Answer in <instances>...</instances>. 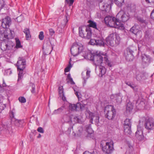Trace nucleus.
<instances>
[{"mask_svg": "<svg viewBox=\"0 0 154 154\" xmlns=\"http://www.w3.org/2000/svg\"><path fill=\"white\" fill-rule=\"evenodd\" d=\"M61 97L63 101H65L66 100V97H65L64 94H63L62 95H61V97Z\"/></svg>", "mask_w": 154, "mask_h": 154, "instance_id": "nucleus-61", "label": "nucleus"}, {"mask_svg": "<svg viewBox=\"0 0 154 154\" xmlns=\"http://www.w3.org/2000/svg\"><path fill=\"white\" fill-rule=\"evenodd\" d=\"M102 55L104 56V60L107 62L108 59L107 57L102 54H100L99 52L96 51L95 53L93 54L88 53L86 57L88 59L93 61L94 65L97 66L100 65L102 63L103 57Z\"/></svg>", "mask_w": 154, "mask_h": 154, "instance_id": "nucleus-1", "label": "nucleus"}, {"mask_svg": "<svg viewBox=\"0 0 154 154\" xmlns=\"http://www.w3.org/2000/svg\"><path fill=\"white\" fill-rule=\"evenodd\" d=\"M85 106V104H82L80 102H78L76 104V107L77 110H80L81 111L84 110V108Z\"/></svg>", "mask_w": 154, "mask_h": 154, "instance_id": "nucleus-25", "label": "nucleus"}, {"mask_svg": "<svg viewBox=\"0 0 154 154\" xmlns=\"http://www.w3.org/2000/svg\"><path fill=\"white\" fill-rule=\"evenodd\" d=\"M85 28L86 26H82L79 27V35L82 38H84V36H85V30L86 29Z\"/></svg>", "mask_w": 154, "mask_h": 154, "instance_id": "nucleus-20", "label": "nucleus"}, {"mask_svg": "<svg viewBox=\"0 0 154 154\" xmlns=\"http://www.w3.org/2000/svg\"><path fill=\"white\" fill-rule=\"evenodd\" d=\"M11 23V20L10 18L7 16L2 20V26L4 28H8L10 26Z\"/></svg>", "mask_w": 154, "mask_h": 154, "instance_id": "nucleus-14", "label": "nucleus"}, {"mask_svg": "<svg viewBox=\"0 0 154 154\" xmlns=\"http://www.w3.org/2000/svg\"><path fill=\"white\" fill-rule=\"evenodd\" d=\"M106 41L108 45L114 46L119 44L120 38L119 35L116 32L113 33L106 38Z\"/></svg>", "mask_w": 154, "mask_h": 154, "instance_id": "nucleus-4", "label": "nucleus"}, {"mask_svg": "<svg viewBox=\"0 0 154 154\" xmlns=\"http://www.w3.org/2000/svg\"><path fill=\"white\" fill-rule=\"evenodd\" d=\"M144 126L148 131L154 129V120L151 118H146L144 122Z\"/></svg>", "mask_w": 154, "mask_h": 154, "instance_id": "nucleus-10", "label": "nucleus"}, {"mask_svg": "<svg viewBox=\"0 0 154 154\" xmlns=\"http://www.w3.org/2000/svg\"><path fill=\"white\" fill-rule=\"evenodd\" d=\"M127 9L131 12H134L136 9V6L134 4H128L127 6Z\"/></svg>", "mask_w": 154, "mask_h": 154, "instance_id": "nucleus-22", "label": "nucleus"}, {"mask_svg": "<svg viewBox=\"0 0 154 154\" xmlns=\"http://www.w3.org/2000/svg\"><path fill=\"white\" fill-rule=\"evenodd\" d=\"M65 1L67 3L69 4V6H71L73 4L74 0H65Z\"/></svg>", "mask_w": 154, "mask_h": 154, "instance_id": "nucleus-54", "label": "nucleus"}, {"mask_svg": "<svg viewBox=\"0 0 154 154\" xmlns=\"http://www.w3.org/2000/svg\"><path fill=\"white\" fill-rule=\"evenodd\" d=\"M37 131L41 133H43L44 132V130L43 128L41 127H38L37 129Z\"/></svg>", "mask_w": 154, "mask_h": 154, "instance_id": "nucleus-55", "label": "nucleus"}, {"mask_svg": "<svg viewBox=\"0 0 154 154\" xmlns=\"http://www.w3.org/2000/svg\"><path fill=\"white\" fill-rule=\"evenodd\" d=\"M75 95L77 96V97L79 98V94H80L79 92L78 91H75Z\"/></svg>", "mask_w": 154, "mask_h": 154, "instance_id": "nucleus-62", "label": "nucleus"}, {"mask_svg": "<svg viewBox=\"0 0 154 154\" xmlns=\"http://www.w3.org/2000/svg\"><path fill=\"white\" fill-rule=\"evenodd\" d=\"M86 130L88 134V136L89 135L92 136L93 135V131L91 128V124H88L86 125Z\"/></svg>", "mask_w": 154, "mask_h": 154, "instance_id": "nucleus-23", "label": "nucleus"}, {"mask_svg": "<svg viewBox=\"0 0 154 154\" xmlns=\"http://www.w3.org/2000/svg\"><path fill=\"white\" fill-rule=\"evenodd\" d=\"M114 98L116 103L118 104H119L121 103L122 99L121 97L120 96L117 95H116L114 96Z\"/></svg>", "mask_w": 154, "mask_h": 154, "instance_id": "nucleus-34", "label": "nucleus"}, {"mask_svg": "<svg viewBox=\"0 0 154 154\" xmlns=\"http://www.w3.org/2000/svg\"><path fill=\"white\" fill-rule=\"evenodd\" d=\"M146 2L147 3H150L151 2H153V0H145Z\"/></svg>", "mask_w": 154, "mask_h": 154, "instance_id": "nucleus-64", "label": "nucleus"}, {"mask_svg": "<svg viewBox=\"0 0 154 154\" xmlns=\"http://www.w3.org/2000/svg\"><path fill=\"white\" fill-rule=\"evenodd\" d=\"M135 136L138 140H141L143 138L142 128L138 125L137 126V130L135 133Z\"/></svg>", "mask_w": 154, "mask_h": 154, "instance_id": "nucleus-16", "label": "nucleus"}, {"mask_svg": "<svg viewBox=\"0 0 154 154\" xmlns=\"http://www.w3.org/2000/svg\"><path fill=\"white\" fill-rule=\"evenodd\" d=\"M85 29H86L85 30L84 38L87 39H90L91 38L92 35L91 29L89 27H87L86 26Z\"/></svg>", "mask_w": 154, "mask_h": 154, "instance_id": "nucleus-18", "label": "nucleus"}, {"mask_svg": "<svg viewBox=\"0 0 154 154\" xmlns=\"http://www.w3.org/2000/svg\"><path fill=\"white\" fill-rule=\"evenodd\" d=\"M49 31L50 35L52 36L54 33V30L52 29H49Z\"/></svg>", "mask_w": 154, "mask_h": 154, "instance_id": "nucleus-58", "label": "nucleus"}, {"mask_svg": "<svg viewBox=\"0 0 154 154\" xmlns=\"http://www.w3.org/2000/svg\"><path fill=\"white\" fill-rule=\"evenodd\" d=\"M88 23H89L88 25L89 26L88 27H92L98 30H100V28L99 27H97V25L96 23L95 22H94L92 20H89Z\"/></svg>", "mask_w": 154, "mask_h": 154, "instance_id": "nucleus-21", "label": "nucleus"}, {"mask_svg": "<svg viewBox=\"0 0 154 154\" xmlns=\"http://www.w3.org/2000/svg\"><path fill=\"white\" fill-rule=\"evenodd\" d=\"M15 20V21H17L18 22H20L24 20V17L22 15H21L17 17Z\"/></svg>", "mask_w": 154, "mask_h": 154, "instance_id": "nucleus-39", "label": "nucleus"}, {"mask_svg": "<svg viewBox=\"0 0 154 154\" xmlns=\"http://www.w3.org/2000/svg\"><path fill=\"white\" fill-rule=\"evenodd\" d=\"M3 105H4L0 103V113L2 110H4V109L3 106Z\"/></svg>", "mask_w": 154, "mask_h": 154, "instance_id": "nucleus-60", "label": "nucleus"}, {"mask_svg": "<svg viewBox=\"0 0 154 154\" xmlns=\"http://www.w3.org/2000/svg\"><path fill=\"white\" fill-rule=\"evenodd\" d=\"M18 100L20 102L22 103H25L26 101V99L23 97H19L18 98Z\"/></svg>", "mask_w": 154, "mask_h": 154, "instance_id": "nucleus-52", "label": "nucleus"}, {"mask_svg": "<svg viewBox=\"0 0 154 154\" xmlns=\"http://www.w3.org/2000/svg\"><path fill=\"white\" fill-rule=\"evenodd\" d=\"M69 109L71 111H76L77 109L76 107V104H70L69 105Z\"/></svg>", "mask_w": 154, "mask_h": 154, "instance_id": "nucleus-43", "label": "nucleus"}, {"mask_svg": "<svg viewBox=\"0 0 154 154\" xmlns=\"http://www.w3.org/2000/svg\"><path fill=\"white\" fill-rule=\"evenodd\" d=\"M133 50L130 48H128L127 49L126 51L125 52L124 54L126 59L127 60L130 61L131 58L133 57Z\"/></svg>", "mask_w": 154, "mask_h": 154, "instance_id": "nucleus-17", "label": "nucleus"}, {"mask_svg": "<svg viewBox=\"0 0 154 154\" xmlns=\"http://www.w3.org/2000/svg\"><path fill=\"white\" fill-rule=\"evenodd\" d=\"M100 71L102 75H104L105 73L106 70L104 67L101 66L100 67Z\"/></svg>", "mask_w": 154, "mask_h": 154, "instance_id": "nucleus-51", "label": "nucleus"}, {"mask_svg": "<svg viewBox=\"0 0 154 154\" xmlns=\"http://www.w3.org/2000/svg\"><path fill=\"white\" fill-rule=\"evenodd\" d=\"M150 17L154 20V9L152 11L151 13Z\"/></svg>", "mask_w": 154, "mask_h": 154, "instance_id": "nucleus-59", "label": "nucleus"}, {"mask_svg": "<svg viewBox=\"0 0 154 154\" xmlns=\"http://www.w3.org/2000/svg\"><path fill=\"white\" fill-rule=\"evenodd\" d=\"M100 146L104 153L107 154H111L114 150V143L112 140L107 142L105 140L101 142Z\"/></svg>", "mask_w": 154, "mask_h": 154, "instance_id": "nucleus-2", "label": "nucleus"}, {"mask_svg": "<svg viewBox=\"0 0 154 154\" xmlns=\"http://www.w3.org/2000/svg\"><path fill=\"white\" fill-rule=\"evenodd\" d=\"M5 5V3L4 0H0V10L4 7Z\"/></svg>", "mask_w": 154, "mask_h": 154, "instance_id": "nucleus-49", "label": "nucleus"}, {"mask_svg": "<svg viewBox=\"0 0 154 154\" xmlns=\"http://www.w3.org/2000/svg\"><path fill=\"white\" fill-rule=\"evenodd\" d=\"M17 69L18 72V81H19L23 77L24 73V69L26 66V61L23 57H19L17 63Z\"/></svg>", "mask_w": 154, "mask_h": 154, "instance_id": "nucleus-3", "label": "nucleus"}, {"mask_svg": "<svg viewBox=\"0 0 154 154\" xmlns=\"http://www.w3.org/2000/svg\"><path fill=\"white\" fill-rule=\"evenodd\" d=\"M76 133L75 134V136H80L82 135L83 133V129L82 127H79L77 128Z\"/></svg>", "mask_w": 154, "mask_h": 154, "instance_id": "nucleus-29", "label": "nucleus"}, {"mask_svg": "<svg viewBox=\"0 0 154 154\" xmlns=\"http://www.w3.org/2000/svg\"><path fill=\"white\" fill-rule=\"evenodd\" d=\"M89 42L91 45H96L101 47H104L106 45V40L102 36L91 39Z\"/></svg>", "mask_w": 154, "mask_h": 154, "instance_id": "nucleus-9", "label": "nucleus"}, {"mask_svg": "<svg viewBox=\"0 0 154 154\" xmlns=\"http://www.w3.org/2000/svg\"><path fill=\"white\" fill-rule=\"evenodd\" d=\"M38 38L39 39L41 40H42L44 39V32L43 31H41L40 32L39 34L38 35Z\"/></svg>", "mask_w": 154, "mask_h": 154, "instance_id": "nucleus-53", "label": "nucleus"}, {"mask_svg": "<svg viewBox=\"0 0 154 154\" xmlns=\"http://www.w3.org/2000/svg\"><path fill=\"white\" fill-rule=\"evenodd\" d=\"M71 60V59L70 60V61L69 62V64L68 66H67L66 68L65 69L64 71L65 72H69L70 69L72 67V65L70 63V60Z\"/></svg>", "mask_w": 154, "mask_h": 154, "instance_id": "nucleus-42", "label": "nucleus"}, {"mask_svg": "<svg viewBox=\"0 0 154 154\" xmlns=\"http://www.w3.org/2000/svg\"><path fill=\"white\" fill-rule=\"evenodd\" d=\"M14 45V43L12 41L6 39L1 42V48L3 51H5L12 49Z\"/></svg>", "mask_w": 154, "mask_h": 154, "instance_id": "nucleus-7", "label": "nucleus"}, {"mask_svg": "<svg viewBox=\"0 0 154 154\" xmlns=\"http://www.w3.org/2000/svg\"><path fill=\"white\" fill-rule=\"evenodd\" d=\"M2 128L1 129V130H8V127L7 125H2Z\"/></svg>", "mask_w": 154, "mask_h": 154, "instance_id": "nucleus-56", "label": "nucleus"}, {"mask_svg": "<svg viewBox=\"0 0 154 154\" xmlns=\"http://www.w3.org/2000/svg\"><path fill=\"white\" fill-rule=\"evenodd\" d=\"M125 83L127 85L130 86L131 88H132L135 91H137V88L136 86L132 82H131L125 81Z\"/></svg>", "mask_w": 154, "mask_h": 154, "instance_id": "nucleus-24", "label": "nucleus"}, {"mask_svg": "<svg viewBox=\"0 0 154 154\" xmlns=\"http://www.w3.org/2000/svg\"><path fill=\"white\" fill-rule=\"evenodd\" d=\"M124 0H114L115 3L119 7H121L124 3Z\"/></svg>", "mask_w": 154, "mask_h": 154, "instance_id": "nucleus-32", "label": "nucleus"}, {"mask_svg": "<svg viewBox=\"0 0 154 154\" xmlns=\"http://www.w3.org/2000/svg\"><path fill=\"white\" fill-rule=\"evenodd\" d=\"M137 20L141 23H144L145 24L147 23V22L146 20H143V18L140 17H137Z\"/></svg>", "mask_w": 154, "mask_h": 154, "instance_id": "nucleus-45", "label": "nucleus"}, {"mask_svg": "<svg viewBox=\"0 0 154 154\" xmlns=\"http://www.w3.org/2000/svg\"><path fill=\"white\" fill-rule=\"evenodd\" d=\"M116 18L115 17L108 16L104 18V20L106 24L112 27L115 26Z\"/></svg>", "mask_w": 154, "mask_h": 154, "instance_id": "nucleus-13", "label": "nucleus"}, {"mask_svg": "<svg viewBox=\"0 0 154 154\" xmlns=\"http://www.w3.org/2000/svg\"><path fill=\"white\" fill-rule=\"evenodd\" d=\"M85 115L86 117L90 119V122L93 124V121H94L96 125H99L98 124L99 123V117L98 114L96 113L92 112L88 109H86Z\"/></svg>", "mask_w": 154, "mask_h": 154, "instance_id": "nucleus-6", "label": "nucleus"}, {"mask_svg": "<svg viewBox=\"0 0 154 154\" xmlns=\"http://www.w3.org/2000/svg\"><path fill=\"white\" fill-rule=\"evenodd\" d=\"M124 126H131V120L128 119H126L124 121Z\"/></svg>", "mask_w": 154, "mask_h": 154, "instance_id": "nucleus-36", "label": "nucleus"}, {"mask_svg": "<svg viewBox=\"0 0 154 154\" xmlns=\"http://www.w3.org/2000/svg\"><path fill=\"white\" fill-rule=\"evenodd\" d=\"M5 36L6 39H11L14 37V32L10 30V29L7 28L4 31Z\"/></svg>", "mask_w": 154, "mask_h": 154, "instance_id": "nucleus-15", "label": "nucleus"}, {"mask_svg": "<svg viewBox=\"0 0 154 154\" xmlns=\"http://www.w3.org/2000/svg\"><path fill=\"white\" fill-rule=\"evenodd\" d=\"M7 73L8 75H11L12 73V71L11 69H8L5 71Z\"/></svg>", "mask_w": 154, "mask_h": 154, "instance_id": "nucleus-57", "label": "nucleus"}, {"mask_svg": "<svg viewBox=\"0 0 154 154\" xmlns=\"http://www.w3.org/2000/svg\"><path fill=\"white\" fill-rule=\"evenodd\" d=\"M30 86L32 87V89L31 90V92L32 94H35V85L32 83H30Z\"/></svg>", "mask_w": 154, "mask_h": 154, "instance_id": "nucleus-48", "label": "nucleus"}, {"mask_svg": "<svg viewBox=\"0 0 154 154\" xmlns=\"http://www.w3.org/2000/svg\"><path fill=\"white\" fill-rule=\"evenodd\" d=\"M122 21L119 18H116L115 24V26L114 27L115 28H119L122 26V24L120 21Z\"/></svg>", "mask_w": 154, "mask_h": 154, "instance_id": "nucleus-27", "label": "nucleus"}, {"mask_svg": "<svg viewBox=\"0 0 154 154\" xmlns=\"http://www.w3.org/2000/svg\"><path fill=\"white\" fill-rule=\"evenodd\" d=\"M105 116L109 120H112L115 117L116 112L113 106L107 105L104 109Z\"/></svg>", "mask_w": 154, "mask_h": 154, "instance_id": "nucleus-5", "label": "nucleus"}, {"mask_svg": "<svg viewBox=\"0 0 154 154\" xmlns=\"http://www.w3.org/2000/svg\"><path fill=\"white\" fill-rule=\"evenodd\" d=\"M69 80L71 84H75V83L73 81L72 79V78H70V79H69Z\"/></svg>", "mask_w": 154, "mask_h": 154, "instance_id": "nucleus-63", "label": "nucleus"}, {"mask_svg": "<svg viewBox=\"0 0 154 154\" xmlns=\"http://www.w3.org/2000/svg\"><path fill=\"white\" fill-rule=\"evenodd\" d=\"M124 10L121 9L116 16V17L120 18L122 22H125L130 18V15L128 13H126Z\"/></svg>", "mask_w": 154, "mask_h": 154, "instance_id": "nucleus-12", "label": "nucleus"}, {"mask_svg": "<svg viewBox=\"0 0 154 154\" xmlns=\"http://www.w3.org/2000/svg\"><path fill=\"white\" fill-rule=\"evenodd\" d=\"M65 20H64L63 22L59 26V27H60L61 29H63L64 28L65 26L68 22L67 16L65 15Z\"/></svg>", "mask_w": 154, "mask_h": 154, "instance_id": "nucleus-31", "label": "nucleus"}, {"mask_svg": "<svg viewBox=\"0 0 154 154\" xmlns=\"http://www.w3.org/2000/svg\"><path fill=\"white\" fill-rule=\"evenodd\" d=\"M73 121L75 123H80L81 122L80 119L78 116H74L73 119Z\"/></svg>", "mask_w": 154, "mask_h": 154, "instance_id": "nucleus-50", "label": "nucleus"}, {"mask_svg": "<svg viewBox=\"0 0 154 154\" xmlns=\"http://www.w3.org/2000/svg\"><path fill=\"white\" fill-rule=\"evenodd\" d=\"M111 3V0H102L100 1L99 6L102 10L109 12L110 9V5Z\"/></svg>", "mask_w": 154, "mask_h": 154, "instance_id": "nucleus-8", "label": "nucleus"}, {"mask_svg": "<svg viewBox=\"0 0 154 154\" xmlns=\"http://www.w3.org/2000/svg\"><path fill=\"white\" fill-rule=\"evenodd\" d=\"M24 33L26 34V38L27 40H29L31 37L29 29L28 28H25L23 30Z\"/></svg>", "mask_w": 154, "mask_h": 154, "instance_id": "nucleus-26", "label": "nucleus"}, {"mask_svg": "<svg viewBox=\"0 0 154 154\" xmlns=\"http://www.w3.org/2000/svg\"><path fill=\"white\" fill-rule=\"evenodd\" d=\"M59 94L60 97H61V95L63 94V89L62 86H60L59 88Z\"/></svg>", "mask_w": 154, "mask_h": 154, "instance_id": "nucleus-47", "label": "nucleus"}, {"mask_svg": "<svg viewBox=\"0 0 154 154\" xmlns=\"http://www.w3.org/2000/svg\"><path fill=\"white\" fill-rule=\"evenodd\" d=\"M124 132L126 135L130 134L131 133V126H124Z\"/></svg>", "mask_w": 154, "mask_h": 154, "instance_id": "nucleus-30", "label": "nucleus"}, {"mask_svg": "<svg viewBox=\"0 0 154 154\" xmlns=\"http://www.w3.org/2000/svg\"><path fill=\"white\" fill-rule=\"evenodd\" d=\"M83 49L82 46H80L76 44H73L72 46L70 51L73 56H76L81 53Z\"/></svg>", "mask_w": 154, "mask_h": 154, "instance_id": "nucleus-11", "label": "nucleus"}, {"mask_svg": "<svg viewBox=\"0 0 154 154\" xmlns=\"http://www.w3.org/2000/svg\"><path fill=\"white\" fill-rule=\"evenodd\" d=\"M24 120H16L15 122V125L18 127H22L24 124Z\"/></svg>", "mask_w": 154, "mask_h": 154, "instance_id": "nucleus-28", "label": "nucleus"}, {"mask_svg": "<svg viewBox=\"0 0 154 154\" xmlns=\"http://www.w3.org/2000/svg\"><path fill=\"white\" fill-rule=\"evenodd\" d=\"M133 109V107L132 106L130 105L129 104H128L126 107V111L127 112H130Z\"/></svg>", "mask_w": 154, "mask_h": 154, "instance_id": "nucleus-40", "label": "nucleus"}, {"mask_svg": "<svg viewBox=\"0 0 154 154\" xmlns=\"http://www.w3.org/2000/svg\"><path fill=\"white\" fill-rule=\"evenodd\" d=\"M143 61L146 63H149L150 61V58L149 56H146L142 58Z\"/></svg>", "mask_w": 154, "mask_h": 154, "instance_id": "nucleus-44", "label": "nucleus"}, {"mask_svg": "<svg viewBox=\"0 0 154 154\" xmlns=\"http://www.w3.org/2000/svg\"><path fill=\"white\" fill-rule=\"evenodd\" d=\"M5 38V36L4 33V32L1 31L0 32V40L1 41H4L6 39Z\"/></svg>", "mask_w": 154, "mask_h": 154, "instance_id": "nucleus-41", "label": "nucleus"}, {"mask_svg": "<svg viewBox=\"0 0 154 154\" xmlns=\"http://www.w3.org/2000/svg\"><path fill=\"white\" fill-rule=\"evenodd\" d=\"M142 74L139 71L136 72V79L138 81L140 80L142 78Z\"/></svg>", "mask_w": 154, "mask_h": 154, "instance_id": "nucleus-37", "label": "nucleus"}, {"mask_svg": "<svg viewBox=\"0 0 154 154\" xmlns=\"http://www.w3.org/2000/svg\"><path fill=\"white\" fill-rule=\"evenodd\" d=\"M64 108V106H62L57 109L55 110L53 112V114H59L63 110Z\"/></svg>", "mask_w": 154, "mask_h": 154, "instance_id": "nucleus-33", "label": "nucleus"}, {"mask_svg": "<svg viewBox=\"0 0 154 154\" xmlns=\"http://www.w3.org/2000/svg\"><path fill=\"white\" fill-rule=\"evenodd\" d=\"M136 106L137 109H141L144 107L145 106V102L141 99H138L136 103Z\"/></svg>", "mask_w": 154, "mask_h": 154, "instance_id": "nucleus-19", "label": "nucleus"}, {"mask_svg": "<svg viewBox=\"0 0 154 154\" xmlns=\"http://www.w3.org/2000/svg\"><path fill=\"white\" fill-rule=\"evenodd\" d=\"M91 71L89 70H87L86 72V77H82V78L84 80V83H85L86 80L88 79L90 77V73Z\"/></svg>", "mask_w": 154, "mask_h": 154, "instance_id": "nucleus-35", "label": "nucleus"}, {"mask_svg": "<svg viewBox=\"0 0 154 154\" xmlns=\"http://www.w3.org/2000/svg\"><path fill=\"white\" fill-rule=\"evenodd\" d=\"M15 39L16 40V47L17 48L21 47V43L19 39L17 38H16Z\"/></svg>", "mask_w": 154, "mask_h": 154, "instance_id": "nucleus-46", "label": "nucleus"}, {"mask_svg": "<svg viewBox=\"0 0 154 154\" xmlns=\"http://www.w3.org/2000/svg\"><path fill=\"white\" fill-rule=\"evenodd\" d=\"M138 31V30L137 29L135 26H133L130 29V32L133 33L136 35Z\"/></svg>", "mask_w": 154, "mask_h": 154, "instance_id": "nucleus-38", "label": "nucleus"}]
</instances>
